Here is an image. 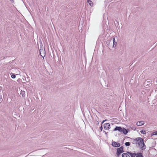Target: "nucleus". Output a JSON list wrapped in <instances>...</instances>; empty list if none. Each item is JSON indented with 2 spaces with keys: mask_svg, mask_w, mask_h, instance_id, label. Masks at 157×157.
Returning a JSON list of instances; mask_svg holds the SVG:
<instances>
[{
  "mask_svg": "<svg viewBox=\"0 0 157 157\" xmlns=\"http://www.w3.org/2000/svg\"><path fill=\"white\" fill-rule=\"evenodd\" d=\"M134 142L136 145L137 147H139L142 150H145L146 148V146L145 145L143 139L140 137H137L134 140Z\"/></svg>",
  "mask_w": 157,
  "mask_h": 157,
  "instance_id": "1",
  "label": "nucleus"
},
{
  "mask_svg": "<svg viewBox=\"0 0 157 157\" xmlns=\"http://www.w3.org/2000/svg\"><path fill=\"white\" fill-rule=\"evenodd\" d=\"M130 154L131 157H144L143 155L141 153H135L128 152Z\"/></svg>",
  "mask_w": 157,
  "mask_h": 157,
  "instance_id": "2",
  "label": "nucleus"
},
{
  "mask_svg": "<svg viewBox=\"0 0 157 157\" xmlns=\"http://www.w3.org/2000/svg\"><path fill=\"white\" fill-rule=\"evenodd\" d=\"M40 53L41 56L43 57L44 59V57L45 56V50H40Z\"/></svg>",
  "mask_w": 157,
  "mask_h": 157,
  "instance_id": "3",
  "label": "nucleus"
},
{
  "mask_svg": "<svg viewBox=\"0 0 157 157\" xmlns=\"http://www.w3.org/2000/svg\"><path fill=\"white\" fill-rule=\"evenodd\" d=\"M104 129L105 130H108L110 128V124L109 123H105L104 124Z\"/></svg>",
  "mask_w": 157,
  "mask_h": 157,
  "instance_id": "4",
  "label": "nucleus"
},
{
  "mask_svg": "<svg viewBox=\"0 0 157 157\" xmlns=\"http://www.w3.org/2000/svg\"><path fill=\"white\" fill-rule=\"evenodd\" d=\"M112 145L115 147H118V143L112 141Z\"/></svg>",
  "mask_w": 157,
  "mask_h": 157,
  "instance_id": "5",
  "label": "nucleus"
},
{
  "mask_svg": "<svg viewBox=\"0 0 157 157\" xmlns=\"http://www.w3.org/2000/svg\"><path fill=\"white\" fill-rule=\"evenodd\" d=\"M144 121H138L136 123V125L138 126H141L144 124Z\"/></svg>",
  "mask_w": 157,
  "mask_h": 157,
  "instance_id": "6",
  "label": "nucleus"
},
{
  "mask_svg": "<svg viewBox=\"0 0 157 157\" xmlns=\"http://www.w3.org/2000/svg\"><path fill=\"white\" fill-rule=\"evenodd\" d=\"M123 153L122 155V157H130V154L128 153Z\"/></svg>",
  "mask_w": 157,
  "mask_h": 157,
  "instance_id": "7",
  "label": "nucleus"
},
{
  "mask_svg": "<svg viewBox=\"0 0 157 157\" xmlns=\"http://www.w3.org/2000/svg\"><path fill=\"white\" fill-rule=\"evenodd\" d=\"M117 44V42L115 41V38H113V47L115 48Z\"/></svg>",
  "mask_w": 157,
  "mask_h": 157,
  "instance_id": "8",
  "label": "nucleus"
},
{
  "mask_svg": "<svg viewBox=\"0 0 157 157\" xmlns=\"http://www.w3.org/2000/svg\"><path fill=\"white\" fill-rule=\"evenodd\" d=\"M123 152V149L122 147H121L118 148V155L119 154Z\"/></svg>",
  "mask_w": 157,
  "mask_h": 157,
  "instance_id": "9",
  "label": "nucleus"
},
{
  "mask_svg": "<svg viewBox=\"0 0 157 157\" xmlns=\"http://www.w3.org/2000/svg\"><path fill=\"white\" fill-rule=\"evenodd\" d=\"M87 2L90 6H93V4L91 0H87Z\"/></svg>",
  "mask_w": 157,
  "mask_h": 157,
  "instance_id": "10",
  "label": "nucleus"
},
{
  "mask_svg": "<svg viewBox=\"0 0 157 157\" xmlns=\"http://www.w3.org/2000/svg\"><path fill=\"white\" fill-rule=\"evenodd\" d=\"M25 91H24L21 90V92L20 93V94H21V95H22V96L23 97H24L25 96Z\"/></svg>",
  "mask_w": 157,
  "mask_h": 157,
  "instance_id": "11",
  "label": "nucleus"
},
{
  "mask_svg": "<svg viewBox=\"0 0 157 157\" xmlns=\"http://www.w3.org/2000/svg\"><path fill=\"white\" fill-rule=\"evenodd\" d=\"M123 131L122 132L124 134H126L128 133V131L126 129L123 128V129L122 130Z\"/></svg>",
  "mask_w": 157,
  "mask_h": 157,
  "instance_id": "12",
  "label": "nucleus"
},
{
  "mask_svg": "<svg viewBox=\"0 0 157 157\" xmlns=\"http://www.w3.org/2000/svg\"><path fill=\"white\" fill-rule=\"evenodd\" d=\"M123 128H121V127H118V131L120 132H122Z\"/></svg>",
  "mask_w": 157,
  "mask_h": 157,
  "instance_id": "13",
  "label": "nucleus"
},
{
  "mask_svg": "<svg viewBox=\"0 0 157 157\" xmlns=\"http://www.w3.org/2000/svg\"><path fill=\"white\" fill-rule=\"evenodd\" d=\"M140 132L142 134H145L146 133V132H145L146 131L144 130H141L140 131Z\"/></svg>",
  "mask_w": 157,
  "mask_h": 157,
  "instance_id": "14",
  "label": "nucleus"
},
{
  "mask_svg": "<svg viewBox=\"0 0 157 157\" xmlns=\"http://www.w3.org/2000/svg\"><path fill=\"white\" fill-rule=\"evenodd\" d=\"M125 144L126 146H129L130 145V143L129 142H126Z\"/></svg>",
  "mask_w": 157,
  "mask_h": 157,
  "instance_id": "15",
  "label": "nucleus"
},
{
  "mask_svg": "<svg viewBox=\"0 0 157 157\" xmlns=\"http://www.w3.org/2000/svg\"><path fill=\"white\" fill-rule=\"evenodd\" d=\"M11 77L12 78H16V76L14 74H13L12 75H11Z\"/></svg>",
  "mask_w": 157,
  "mask_h": 157,
  "instance_id": "16",
  "label": "nucleus"
},
{
  "mask_svg": "<svg viewBox=\"0 0 157 157\" xmlns=\"http://www.w3.org/2000/svg\"><path fill=\"white\" fill-rule=\"evenodd\" d=\"M117 130H118V126H116L113 130V131H115Z\"/></svg>",
  "mask_w": 157,
  "mask_h": 157,
  "instance_id": "17",
  "label": "nucleus"
},
{
  "mask_svg": "<svg viewBox=\"0 0 157 157\" xmlns=\"http://www.w3.org/2000/svg\"><path fill=\"white\" fill-rule=\"evenodd\" d=\"M153 135H157V131L153 132Z\"/></svg>",
  "mask_w": 157,
  "mask_h": 157,
  "instance_id": "18",
  "label": "nucleus"
},
{
  "mask_svg": "<svg viewBox=\"0 0 157 157\" xmlns=\"http://www.w3.org/2000/svg\"><path fill=\"white\" fill-rule=\"evenodd\" d=\"M95 123H96V125H98L99 124V122L98 121H96V122H95Z\"/></svg>",
  "mask_w": 157,
  "mask_h": 157,
  "instance_id": "19",
  "label": "nucleus"
},
{
  "mask_svg": "<svg viewBox=\"0 0 157 157\" xmlns=\"http://www.w3.org/2000/svg\"><path fill=\"white\" fill-rule=\"evenodd\" d=\"M100 129L101 130V131H102V129H103V127H102V126H101L100 127Z\"/></svg>",
  "mask_w": 157,
  "mask_h": 157,
  "instance_id": "20",
  "label": "nucleus"
},
{
  "mask_svg": "<svg viewBox=\"0 0 157 157\" xmlns=\"http://www.w3.org/2000/svg\"><path fill=\"white\" fill-rule=\"evenodd\" d=\"M117 150V152H116V155H117V156H118V148L116 149Z\"/></svg>",
  "mask_w": 157,
  "mask_h": 157,
  "instance_id": "21",
  "label": "nucleus"
},
{
  "mask_svg": "<svg viewBox=\"0 0 157 157\" xmlns=\"http://www.w3.org/2000/svg\"><path fill=\"white\" fill-rule=\"evenodd\" d=\"M149 82H149V81H147V82H145V84H146V83H149Z\"/></svg>",
  "mask_w": 157,
  "mask_h": 157,
  "instance_id": "22",
  "label": "nucleus"
},
{
  "mask_svg": "<svg viewBox=\"0 0 157 157\" xmlns=\"http://www.w3.org/2000/svg\"><path fill=\"white\" fill-rule=\"evenodd\" d=\"M83 22H82V21H80V22H79V23H83Z\"/></svg>",
  "mask_w": 157,
  "mask_h": 157,
  "instance_id": "23",
  "label": "nucleus"
},
{
  "mask_svg": "<svg viewBox=\"0 0 157 157\" xmlns=\"http://www.w3.org/2000/svg\"><path fill=\"white\" fill-rule=\"evenodd\" d=\"M105 120H104L101 123V124H102L105 121Z\"/></svg>",
  "mask_w": 157,
  "mask_h": 157,
  "instance_id": "24",
  "label": "nucleus"
},
{
  "mask_svg": "<svg viewBox=\"0 0 157 157\" xmlns=\"http://www.w3.org/2000/svg\"><path fill=\"white\" fill-rule=\"evenodd\" d=\"M12 2H13L14 0H10Z\"/></svg>",
  "mask_w": 157,
  "mask_h": 157,
  "instance_id": "25",
  "label": "nucleus"
},
{
  "mask_svg": "<svg viewBox=\"0 0 157 157\" xmlns=\"http://www.w3.org/2000/svg\"><path fill=\"white\" fill-rule=\"evenodd\" d=\"M120 144L119 143H118V147H120Z\"/></svg>",
  "mask_w": 157,
  "mask_h": 157,
  "instance_id": "26",
  "label": "nucleus"
}]
</instances>
